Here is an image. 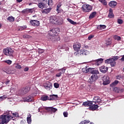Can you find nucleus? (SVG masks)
<instances>
[{
  "instance_id": "obj_34",
  "label": "nucleus",
  "mask_w": 124,
  "mask_h": 124,
  "mask_svg": "<svg viewBox=\"0 0 124 124\" xmlns=\"http://www.w3.org/2000/svg\"><path fill=\"white\" fill-rule=\"evenodd\" d=\"M106 25H99L97 27V28L99 29L100 30H104L106 29Z\"/></svg>"
},
{
  "instance_id": "obj_20",
  "label": "nucleus",
  "mask_w": 124,
  "mask_h": 124,
  "mask_svg": "<svg viewBox=\"0 0 124 124\" xmlns=\"http://www.w3.org/2000/svg\"><path fill=\"white\" fill-rule=\"evenodd\" d=\"M33 13V10L32 9H24L22 11V14H28L29 13Z\"/></svg>"
},
{
  "instance_id": "obj_15",
  "label": "nucleus",
  "mask_w": 124,
  "mask_h": 124,
  "mask_svg": "<svg viewBox=\"0 0 124 124\" xmlns=\"http://www.w3.org/2000/svg\"><path fill=\"white\" fill-rule=\"evenodd\" d=\"M42 2L43 1L38 2H39V3L37 4L38 7H39V8L41 9L47 8V4Z\"/></svg>"
},
{
  "instance_id": "obj_41",
  "label": "nucleus",
  "mask_w": 124,
  "mask_h": 124,
  "mask_svg": "<svg viewBox=\"0 0 124 124\" xmlns=\"http://www.w3.org/2000/svg\"><path fill=\"white\" fill-rule=\"evenodd\" d=\"M53 85L54 86V87L56 89H58V88L60 87V85L58 83H54Z\"/></svg>"
},
{
  "instance_id": "obj_54",
  "label": "nucleus",
  "mask_w": 124,
  "mask_h": 124,
  "mask_svg": "<svg viewBox=\"0 0 124 124\" xmlns=\"http://www.w3.org/2000/svg\"><path fill=\"white\" fill-rule=\"evenodd\" d=\"M101 101V100L99 98L98 100L94 101L95 104L98 103Z\"/></svg>"
},
{
  "instance_id": "obj_39",
  "label": "nucleus",
  "mask_w": 124,
  "mask_h": 124,
  "mask_svg": "<svg viewBox=\"0 0 124 124\" xmlns=\"http://www.w3.org/2000/svg\"><path fill=\"white\" fill-rule=\"evenodd\" d=\"M120 58L118 56H114L113 57V58H110L109 59L110 60H113L114 61H117L118 59H119Z\"/></svg>"
},
{
  "instance_id": "obj_56",
  "label": "nucleus",
  "mask_w": 124,
  "mask_h": 124,
  "mask_svg": "<svg viewBox=\"0 0 124 124\" xmlns=\"http://www.w3.org/2000/svg\"><path fill=\"white\" fill-rule=\"evenodd\" d=\"M28 70H29V68H28V67H26V68H24V69L23 71H24L25 72H26L28 71Z\"/></svg>"
},
{
  "instance_id": "obj_38",
  "label": "nucleus",
  "mask_w": 124,
  "mask_h": 124,
  "mask_svg": "<svg viewBox=\"0 0 124 124\" xmlns=\"http://www.w3.org/2000/svg\"><path fill=\"white\" fill-rule=\"evenodd\" d=\"M7 98L6 95H4L0 97V101H3L4 99H5Z\"/></svg>"
},
{
  "instance_id": "obj_26",
  "label": "nucleus",
  "mask_w": 124,
  "mask_h": 124,
  "mask_svg": "<svg viewBox=\"0 0 124 124\" xmlns=\"http://www.w3.org/2000/svg\"><path fill=\"white\" fill-rule=\"evenodd\" d=\"M51 8H47L46 9H44V10L42 11V13L44 14H48L51 11Z\"/></svg>"
},
{
  "instance_id": "obj_30",
  "label": "nucleus",
  "mask_w": 124,
  "mask_h": 124,
  "mask_svg": "<svg viewBox=\"0 0 124 124\" xmlns=\"http://www.w3.org/2000/svg\"><path fill=\"white\" fill-rule=\"evenodd\" d=\"M27 120V122H28V124H31V123L32 122V119H31V114H29L28 115Z\"/></svg>"
},
{
  "instance_id": "obj_61",
  "label": "nucleus",
  "mask_w": 124,
  "mask_h": 124,
  "mask_svg": "<svg viewBox=\"0 0 124 124\" xmlns=\"http://www.w3.org/2000/svg\"><path fill=\"white\" fill-rule=\"evenodd\" d=\"M16 1L19 3H20L21 1H23V0H16Z\"/></svg>"
},
{
  "instance_id": "obj_8",
  "label": "nucleus",
  "mask_w": 124,
  "mask_h": 124,
  "mask_svg": "<svg viewBox=\"0 0 124 124\" xmlns=\"http://www.w3.org/2000/svg\"><path fill=\"white\" fill-rule=\"evenodd\" d=\"M103 80V84L104 85H108L110 83V78L108 77V76H104L102 78Z\"/></svg>"
},
{
  "instance_id": "obj_12",
  "label": "nucleus",
  "mask_w": 124,
  "mask_h": 124,
  "mask_svg": "<svg viewBox=\"0 0 124 124\" xmlns=\"http://www.w3.org/2000/svg\"><path fill=\"white\" fill-rule=\"evenodd\" d=\"M4 73H6L7 75H12L13 74V70H11L7 68H4L2 69L1 74H4Z\"/></svg>"
},
{
  "instance_id": "obj_23",
  "label": "nucleus",
  "mask_w": 124,
  "mask_h": 124,
  "mask_svg": "<svg viewBox=\"0 0 124 124\" xmlns=\"http://www.w3.org/2000/svg\"><path fill=\"white\" fill-rule=\"evenodd\" d=\"M58 97V95H49V101H54Z\"/></svg>"
},
{
  "instance_id": "obj_40",
  "label": "nucleus",
  "mask_w": 124,
  "mask_h": 124,
  "mask_svg": "<svg viewBox=\"0 0 124 124\" xmlns=\"http://www.w3.org/2000/svg\"><path fill=\"white\" fill-rule=\"evenodd\" d=\"M4 62H6L7 64L10 65L12 63V61L11 60H6L4 61Z\"/></svg>"
},
{
  "instance_id": "obj_10",
  "label": "nucleus",
  "mask_w": 124,
  "mask_h": 124,
  "mask_svg": "<svg viewBox=\"0 0 124 124\" xmlns=\"http://www.w3.org/2000/svg\"><path fill=\"white\" fill-rule=\"evenodd\" d=\"M45 109L50 114L55 113L58 110L57 108L53 107H46Z\"/></svg>"
},
{
  "instance_id": "obj_62",
  "label": "nucleus",
  "mask_w": 124,
  "mask_h": 124,
  "mask_svg": "<svg viewBox=\"0 0 124 124\" xmlns=\"http://www.w3.org/2000/svg\"><path fill=\"white\" fill-rule=\"evenodd\" d=\"M45 0H37L38 2H40V1H45Z\"/></svg>"
},
{
  "instance_id": "obj_3",
  "label": "nucleus",
  "mask_w": 124,
  "mask_h": 124,
  "mask_svg": "<svg viewBox=\"0 0 124 124\" xmlns=\"http://www.w3.org/2000/svg\"><path fill=\"white\" fill-rule=\"evenodd\" d=\"M30 87L26 86L25 88H20V89L17 91V93L20 95H24L27 94L28 93L30 92Z\"/></svg>"
},
{
  "instance_id": "obj_45",
  "label": "nucleus",
  "mask_w": 124,
  "mask_h": 124,
  "mask_svg": "<svg viewBox=\"0 0 124 124\" xmlns=\"http://www.w3.org/2000/svg\"><path fill=\"white\" fill-rule=\"evenodd\" d=\"M16 69H21V66L20 65H18V64H16Z\"/></svg>"
},
{
  "instance_id": "obj_19",
  "label": "nucleus",
  "mask_w": 124,
  "mask_h": 124,
  "mask_svg": "<svg viewBox=\"0 0 124 124\" xmlns=\"http://www.w3.org/2000/svg\"><path fill=\"white\" fill-rule=\"evenodd\" d=\"M32 97L31 95H29L28 96H26L23 98V101H24L25 102H30L32 101Z\"/></svg>"
},
{
  "instance_id": "obj_24",
  "label": "nucleus",
  "mask_w": 124,
  "mask_h": 124,
  "mask_svg": "<svg viewBox=\"0 0 124 124\" xmlns=\"http://www.w3.org/2000/svg\"><path fill=\"white\" fill-rule=\"evenodd\" d=\"M117 5V2L115 1H111L109 2L108 5L111 8H114Z\"/></svg>"
},
{
  "instance_id": "obj_5",
  "label": "nucleus",
  "mask_w": 124,
  "mask_h": 124,
  "mask_svg": "<svg viewBox=\"0 0 124 124\" xmlns=\"http://www.w3.org/2000/svg\"><path fill=\"white\" fill-rule=\"evenodd\" d=\"M83 12L85 13H89L93 10V6L89 4H83L82 6Z\"/></svg>"
},
{
  "instance_id": "obj_49",
  "label": "nucleus",
  "mask_w": 124,
  "mask_h": 124,
  "mask_svg": "<svg viewBox=\"0 0 124 124\" xmlns=\"http://www.w3.org/2000/svg\"><path fill=\"white\" fill-rule=\"evenodd\" d=\"M44 52H45V50L42 49H39L38 51L39 54H40L43 53Z\"/></svg>"
},
{
  "instance_id": "obj_31",
  "label": "nucleus",
  "mask_w": 124,
  "mask_h": 124,
  "mask_svg": "<svg viewBox=\"0 0 124 124\" xmlns=\"http://www.w3.org/2000/svg\"><path fill=\"white\" fill-rule=\"evenodd\" d=\"M118 82H119L118 80H115L114 82L110 84V86L113 87L115 86H116L118 84Z\"/></svg>"
},
{
  "instance_id": "obj_53",
  "label": "nucleus",
  "mask_w": 124,
  "mask_h": 124,
  "mask_svg": "<svg viewBox=\"0 0 124 124\" xmlns=\"http://www.w3.org/2000/svg\"><path fill=\"white\" fill-rule=\"evenodd\" d=\"M94 37V36L93 35H89L88 38V39L89 40H90L91 39L93 38Z\"/></svg>"
},
{
  "instance_id": "obj_58",
  "label": "nucleus",
  "mask_w": 124,
  "mask_h": 124,
  "mask_svg": "<svg viewBox=\"0 0 124 124\" xmlns=\"http://www.w3.org/2000/svg\"><path fill=\"white\" fill-rule=\"evenodd\" d=\"M121 60L122 62H124V55L122 56V57L121 58Z\"/></svg>"
},
{
  "instance_id": "obj_43",
  "label": "nucleus",
  "mask_w": 124,
  "mask_h": 124,
  "mask_svg": "<svg viewBox=\"0 0 124 124\" xmlns=\"http://www.w3.org/2000/svg\"><path fill=\"white\" fill-rule=\"evenodd\" d=\"M117 22L119 24H122L123 23V20L121 19H118Z\"/></svg>"
},
{
  "instance_id": "obj_44",
  "label": "nucleus",
  "mask_w": 124,
  "mask_h": 124,
  "mask_svg": "<svg viewBox=\"0 0 124 124\" xmlns=\"http://www.w3.org/2000/svg\"><path fill=\"white\" fill-rule=\"evenodd\" d=\"M62 72L58 73L57 74H56V77H60L62 76Z\"/></svg>"
},
{
  "instance_id": "obj_21",
  "label": "nucleus",
  "mask_w": 124,
  "mask_h": 124,
  "mask_svg": "<svg viewBox=\"0 0 124 124\" xmlns=\"http://www.w3.org/2000/svg\"><path fill=\"white\" fill-rule=\"evenodd\" d=\"M99 106L97 105L92 104V106L89 108V110H92V111L95 110L97 108H98Z\"/></svg>"
},
{
  "instance_id": "obj_28",
  "label": "nucleus",
  "mask_w": 124,
  "mask_h": 124,
  "mask_svg": "<svg viewBox=\"0 0 124 124\" xmlns=\"http://www.w3.org/2000/svg\"><path fill=\"white\" fill-rule=\"evenodd\" d=\"M7 20L10 22H14L15 18L13 17L12 16H11L7 18Z\"/></svg>"
},
{
  "instance_id": "obj_14",
  "label": "nucleus",
  "mask_w": 124,
  "mask_h": 124,
  "mask_svg": "<svg viewBox=\"0 0 124 124\" xmlns=\"http://www.w3.org/2000/svg\"><path fill=\"white\" fill-rule=\"evenodd\" d=\"M81 47V45L79 43H74L73 45V48L74 51L80 50Z\"/></svg>"
},
{
  "instance_id": "obj_48",
  "label": "nucleus",
  "mask_w": 124,
  "mask_h": 124,
  "mask_svg": "<svg viewBox=\"0 0 124 124\" xmlns=\"http://www.w3.org/2000/svg\"><path fill=\"white\" fill-rule=\"evenodd\" d=\"M61 6H62V4L61 2H59V4L56 6V9H60Z\"/></svg>"
},
{
  "instance_id": "obj_16",
  "label": "nucleus",
  "mask_w": 124,
  "mask_h": 124,
  "mask_svg": "<svg viewBox=\"0 0 124 124\" xmlns=\"http://www.w3.org/2000/svg\"><path fill=\"white\" fill-rule=\"evenodd\" d=\"M44 87L46 90H50L53 87V85L52 84V83L47 82L44 83Z\"/></svg>"
},
{
  "instance_id": "obj_37",
  "label": "nucleus",
  "mask_w": 124,
  "mask_h": 124,
  "mask_svg": "<svg viewBox=\"0 0 124 124\" xmlns=\"http://www.w3.org/2000/svg\"><path fill=\"white\" fill-rule=\"evenodd\" d=\"M99 1L103 4H104V5H107V1L106 0H99Z\"/></svg>"
},
{
  "instance_id": "obj_29",
  "label": "nucleus",
  "mask_w": 124,
  "mask_h": 124,
  "mask_svg": "<svg viewBox=\"0 0 124 124\" xmlns=\"http://www.w3.org/2000/svg\"><path fill=\"white\" fill-rule=\"evenodd\" d=\"M90 73H91L93 75H97V74H99V72L98 70H95L94 69V68H93V69L91 71Z\"/></svg>"
},
{
  "instance_id": "obj_1",
  "label": "nucleus",
  "mask_w": 124,
  "mask_h": 124,
  "mask_svg": "<svg viewBox=\"0 0 124 124\" xmlns=\"http://www.w3.org/2000/svg\"><path fill=\"white\" fill-rule=\"evenodd\" d=\"M13 114V115L15 117H17L18 114L17 112L13 113L12 111H8L7 112V115H2L0 116V124H7L10 121L13 119V117L10 115V113Z\"/></svg>"
},
{
  "instance_id": "obj_18",
  "label": "nucleus",
  "mask_w": 124,
  "mask_h": 124,
  "mask_svg": "<svg viewBox=\"0 0 124 124\" xmlns=\"http://www.w3.org/2000/svg\"><path fill=\"white\" fill-rule=\"evenodd\" d=\"M108 68L104 65L101 66L99 69L100 71L104 74H105L106 72H107L108 71Z\"/></svg>"
},
{
  "instance_id": "obj_64",
  "label": "nucleus",
  "mask_w": 124,
  "mask_h": 124,
  "mask_svg": "<svg viewBox=\"0 0 124 124\" xmlns=\"http://www.w3.org/2000/svg\"><path fill=\"white\" fill-rule=\"evenodd\" d=\"M94 124V123H93V122L91 123L90 124Z\"/></svg>"
},
{
  "instance_id": "obj_57",
  "label": "nucleus",
  "mask_w": 124,
  "mask_h": 124,
  "mask_svg": "<svg viewBox=\"0 0 124 124\" xmlns=\"http://www.w3.org/2000/svg\"><path fill=\"white\" fill-rule=\"evenodd\" d=\"M56 12H57L58 14H60L61 12V10L60 9H56Z\"/></svg>"
},
{
  "instance_id": "obj_35",
  "label": "nucleus",
  "mask_w": 124,
  "mask_h": 124,
  "mask_svg": "<svg viewBox=\"0 0 124 124\" xmlns=\"http://www.w3.org/2000/svg\"><path fill=\"white\" fill-rule=\"evenodd\" d=\"M47 4L48 5V6H49V7H51L52 6H53V0H48Z\"/></svg>"
},
{
  "instance_id": "obj_32",
  "label": "nucleus",
  "mask_w": 124,
  "mask_h": 124,
  "mask_svg": "<svg viewBox=\"0 0 124 124\" xmlns=\"http://www.w3.org/2000/svg\"><path fill=\"white\" fill-rule=\"evenodd\" d=\"M90 123V121L89 120H84L83 121H81L79 123V124H88Z\"/></svg>"
},
{
  "instance_id": "obj_59",
  "label": "nucleus",
  "mask_w": 124,
  "mask_h": 124,
  "mask_svg": "<svg viewBox=\"0 0 124 124\" xmlns=\"http://www.w3.org/2000/svg\"><path fill=\"white\" fill-rule=\"evenodd\" d=\"M109 13H113V10L112 9L110 8L109 10Z\"/></svg>"
},
{
  "instance_id": "obj_25",
  "label": "nucleus",
  "mask_w": 124,
  "mask_h": 124,
  "mask_svg": "<svg viewBox=\"0 0 124 124\" xmlns=\"http://www.w3.org/2000/svg\"><path fill=\"white\" fill-rule=\"evenodd\" d=\"M41 100L43 101H46L47 100H49V97L47 95H43L42 97H41Z\"/></svg>"
},
{
  "instance_id": "obj_46",
  "label": "nucleus",
  "mask_w": 124,
  "mask_h": 124,
  "mask_svg": "<svg viewBox=\"0 0 124 124\" xmlns=\"http://www.w3.org/2000/svg\"><path fill=\"white\" fill-rule=\"evenodd\" d=\"M108 16L110 18H112L114 17V15H113V13H109V15H108Z\"/></svg>"
},
{
  "instance_id": "obj_17",
  "label": "nucleus",
  "mask_w": 124,
  "mask_h": 124,
  "mask_svg": "<svg viewBox=\"0 0 124 124\" xmlns=\"http://www.w3.org/2000/svg\"><path fill=\"white\" fill-rule=\"evenodd\" d=\"M93 102L91 101H87L84 102H83L82 106H84L85 107H90L93 105Z\"/></svg>"
},
{
  "instance_id": "obj_27",
  "label": "nucleus",
  "mask_w": 124,
  "mask_h": 124,
  "mask_svg": "<svg viewBox=\"0 0 124 124\" xmlns=\"http://www.w3.org/2000/svg\"><path fill=\"white\" fill-rule=\"evenodd\" d=\"M96 15V12H92L90 15H89V19H93L94 17H95V16Z\"/></svg>"
},
{
  "instance_id": "obj_6",
  "label": "nucleus",
  "mask_w": 124,
  "mask_h": 124,
  "mask_svg": "<svg viewBox=\"0 0 124 124\" xmlns=\"http://www.w3.org/2000/svg\"><path fill=\"white\" fill-rule=\"evenodd\" d=\"M88 51L86 50H77L75 54L76 55L77 57H82L84 55H87Z\"/></svg>"
},
{
  "instance_id": "obj_47",
  "label": "nucleus",
  "mask_w": 124,
  "mask_h": 124,
  "mask_svg": "<svg viewBox=\"0 0 124 124\" xmlns=\"http://www.w3.org/2000/svg\"><path fill=\"white\" fill-rule=\"evenodd\" d=\"M111 43L112 42L111 41H107V42L106 43V44L107 46H110Z\"/></svg>"
},
{
  "instance_id": "obj_42",
  "label": "nucleus",
  "mask_w": 124,
  "mask_h": 124,
  "mask_svg": "<svg viewBox=\"0 0 124 124\" xmlns=\"http://www.w3.org/2000/svg\"><path fill=\"white\" fill-rule=\"evenodd\" d=\"M92 70H93V68H89L86 69V73L89 72L91 73Z\"/></svg>"
},
{
  "instance_id": "obj_13",
  "label": "nucleus",
  "mask_w": 124,
  "mask_h": 124,
  "mask_svg": "<svg viewBox=\"0 0 124 124\" xmlns=\"http://www.w3.org/2000/svg\"><path fill=\"white\" fill-rule=\"evenodd\" d=\"M31 24L33 27H39L40 26V21L36 20H31Z\"/></svg>"
},
{
  "instance_id": "obj_4",
  "label": "nucleus",
  "mask_w": 124,
  "mask_h": 124,
  "mask_svg": "<svg viewBox=\"0 0 124 124\" xmlns=\"http://www.w3.org/2000/svg\"><path fill=\"white\" fill-rule=\"evenodd\" d=\"M3 52L4 53V55H5L7 56L13 57L14 50L12 49V48H11L7 47L6 48H4Z\"/></svg>"
},
{
  "instance_id": "obj_51",
  "label": "nucleus",
  "mask_w": 124,
  "mask_h": 124,
  "mask_svg": "<svg viewBox=\"0 0 124 124\" xmlns=\"http://www.w3.org/2000/svg\"><path fill=\"white\" fill-rule=\"evenodd\" d=\"M63 116L64 117H67L68 116V113L67 112H63Z\"/></svg>"
},
{
  "instance_id": "obj_9",
  "label": "nucleus",
  "mask_w": 124,
  "mask_h": 124,
  "mask_svg": "<svg viewBox=\"0 0 124 124\" xmlns=\"http://www.w3.org/2000/svg\"><path fill=\"white\" fill-rule=\"evenodd\" d=\"M106 64H109L111 67H114L116 64V61L113 59H107L105 61Z\"/></svg>"
},
{
  "instance_id": "obj_22",
  "label": "nucleus",
  "mask_w": 124,
  "mask_h": 124,
  "mask_svg": "<svg viewBox=\"0 0 124 124\" xmlns=\"http://www.w3.org/2000/svg\"><path fill=\"white\" fill-rule=\"evenodd\" d=\"M103 62V59L102 58H100L97 59V60H95L94 62H95V64L97 66H99L100 64H101Z\"/></svg>"
},
{
  "instance_id": "obj_60",
  "label": "nucleus",
  "mask_w": 124,
  "mask_h": 124,
  "mask_svg": "<svg viewBox=\"0 0 124 124\" xmlns=\"http://www.w3.org/2000/svg\"><path fill=\"white\" fill-rule=\"evenodd\" d=\"M23 38H28V35H23Z\"/></svg>"
},
{
  "instance_id": "obj_36",
  "label": "nucleus",
  "mask_w": 124,
  "mask_h": 124,
  "mask_svg": "<svg viewBox=\"0 0 124 124\" xmlns=\"http://www.w3.org/2000/svg\"><path fill=\"white\" fill-rule=\"evenodd\" d=\"M68 22H69L71 24L75 25L76 24V22H75L74 21L72 20V19H70L69 18L67 19Z\"/></svg>"
},
{
  "instance_id": "obj_63",
  "label": "nucleus",
  "mask_w": 124,
  "mask_h": 124,
  "mask_svg": "<svg viewBox=\"0 0 124 124\" xmlns=\"http://www.w3.org/2000/svg\"><path fill=\"white\" fill-rule=\"evenodd\" d=\"M66 69H62V72H63V73H64V71H65Z\"/></svg>"
},
{
  "instance_id": "obj_55",
  "label": "nucleus",
  "mask_w": 124,
  "mask_h": 124,
  "mask_svg": "<svg viewBox=\"0 0 124 124\" xmlns=\"http://www.w3.org/2000/svg\"><path fill=\"white\" fill-rule=\"evenodd\" d=\"M10 82V80L7 79L6 81H5V83H6V85H8Z\"/></svg>"
},
{
  "instance_id": "obj_2",
  "label": "nucleus",
  "mask_w": 124,
  "mask_h": 124,
  "mask_svg": "<svg viewBox=\"0 0 124 124\" xmlns=\"http://www.w3.org/2000/svg\"><path fill=\"white\" fill-rule=\"evenodd\" d=\"M60 29L58 28L53 29L52 30H50L48 31V35L50 36L48 37V39L50 41H53V39H55L53 40L54 41H59L60 40V37L56 35L58 34V32H60Z\"/></svg>"
},
{
  "instance_id": "obj_50",
  "label": "nucleus",
  "mask_w": 124,
  "mask_h": 124,
  "mask_svg": "<svg viewBox=\"0 0 124 124\" xmlns=\"http://www.w3.org/2000/svg\"><path fill=\"white\" fill-rule=\"evenodd\" d=\"M121 78H121V76L120 75L116 76V79L117 80H121Z\"/></svg>"
},
{
  "instance_id": "obj_33",
  "label": "nucleus",
  "mask_w": 124,
  "mask_h": 124,
  "mask_svg": "<svg viewBox=\"0 0 124 124\" xmlns=\"http://www.w3.org/2000/svg\"><path fill=\"white\" fill-rule=\"evenodd\" d=\"M113 39L116 41H121V38L120 36H118L117 35H115L113 36Z\"/></svg>"
},
{
  "instance_id": "obj_52",
  "label": "nucleus",
  "mask_w": 124,
  "mask_h": 124,
  "mask_svg": "<svg viewBox=\"0 0 124 124\" xmlns=\"http://www.w3.org/2000/svg\"><path fill=\"white\" fill-rule=\"evenodd\" d=\"M100 97L99 96H94L93 98V100L96 101L97 100H98V99H99Z\"/></svg>"
},
{
  "instance_id": "obj_11",
  "label": "nucleus",
  "mask_w": 124,
  "mask_h": 124,
  "mask_svg": "<svg viewBox=\"0 0 124 124\" xmlns=\"http://www.w3.org/2000/svg\"><path fill=\"white\" fill-rule=\"evenodd\" d=\"M98 79V76L96 74L92 75L89 78V82L93 83V82H95L96 80Z\"/></svg>"
},
{
  "instance_id": "obj_7",
  "label": "nucleus",
  "mask_w": 124,
  "mask_h": 124,
  "mask_svg": "<svg viewBox=\"0 0 124 124\" xmlns=\"http://www.w3.org/2000/svg\"><path fill=\"white\" fill-rule=\"evenodd\" d=\"M58 19H59V17H58V16H53L50 17L49 21L50 23L55 24L58 23V22H59V20H58Z\"/></svg>"
}]
</instances>
